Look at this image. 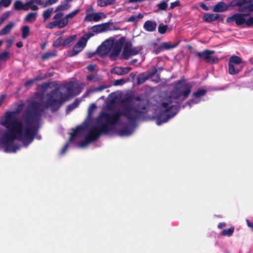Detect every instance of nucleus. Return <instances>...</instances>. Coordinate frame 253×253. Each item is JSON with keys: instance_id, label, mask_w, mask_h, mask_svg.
<instances>
[{"instance_id": "33", "label": "nucleus", "mask_w": 253, "mask_h": 253, "mask_svg": "<svg viewBox=\"0 0 253 253\" xmlns=\"http://www.w3.org/2000/svg\"><path fill=\"white\" fill-rule=\"evenodd\" d=\"M56 53L54 51H50L43 53L42 55V58L46 60L52 57L55 56Z\"/></svg>"}, {"instance_id": "50", "label": "nucleus", "mask_w": 253, "mask_h": 253, "mask_svg": "<svg viewBox=\"0 0 253 253\" xmlns=\"http://www.w3.org/2000/svg\"><path fill=\"white\" fill-rule=\"evenodd\" d=\"M37 80V79L35 78L33 80L28 81V82L25 83V85L26 86H29L31 85Z\"/></svg>"}, {"instance_id": "46", "label": "nucleus", "mask_w": 253, "mask_h": 253, "mask_svg": "<svg viewBox=\"0 0 253 253\" xmlns=\"http://www.w3.org/2000/svg\"><path fill=\"white\" fill-rule=\"evenodd\" d=\"M10 15L9 12H5L0 18V20H2L3 22L6 19H7Z\"/></svg>"}, {"instance_id": "31", "label": "nucleus", "mask_w": 253, "mask_h": 253, "mask_svg": "<svg viewBox=\"0 0 253 253\" xmlns=\"http://www.w3.org/2000/svg\"><path fill=\"white\" fill-rule=\"evenodd\" d=\"M83 130L82 127H77L74 130L73 132L71 133L70 138L69 139V141H71L73 140L74 137L77 135L80 132H81Z\"/></svg>"}, {"instance_id": "25", "label": "nucleus", "mask_w": 253, "mask_h": 253, "mask_svg": "<svg viewBox=\"0 0 253 253\" xmlns=\"http://www.w3.org/2000/svg\"><path fill=\"white\" fill-rule=\"evenodd\" d=\"M130 71V68L128 67L121 68L116 67L113 69V72L118 75H124L128 73Z\"/></svg>"}, {"instance_id": "24", "label": "nucleus", "mask_w": 253, "mask_h": 253, "mask_svg": "<svg viewBox=\"0 0 253 253\" xmlns=\"http://www.w3.org/2000/svg\"><path fill=\"white\" fill-rule=\"evenodd\" d=\"M218 16L217 14H209L207 13L203 16V19L208 22H211L215 20Z\"/></svg>"}, {"instance_id": "2", "label": "nucleus", "mask_w": 253, "mask_h": 253, "mask_svg": "<svg viewBox=\"0 0 253 253\" xmlns=\"http://www.w3.org/2000/svg\"><path fill=\"white\" fill-rule=\"evenodd\" d=\"M145 110L144 107L140 109L136 108V105L128 104L124 106L120 112L112 114L106 113L101 114L96 124L90 128L86 136L85 141L81 143L79 147H84L87 146L95 140L101 133L108 132L113 126L118 122L121 116H125L128 120H133L144 113Z\"/></svg>"}, {"instance_id": "56", "label": "nucleus", "mask_w": 253, "mask_h": 253, "mask_svg": "<svg viewBox=\"0 0 253 253\" xmlns=\"http://www.w3.org/2000/svg\"><path fill=\"white\" fill-rule=\"evenodd\" d=\"M200 5L203 9L206 10H208L209 9L208 7L204 3H202Z\"/></svg>"}, {"instance_id": "55", "label": "nucleus", "mask_w": 253, "mask_h": 253, "mask_svg": "<svg viewBox=\"0 0 253 253\" xmlns=\"http://www.w3.org/2000/svg\"><path fill=\"white\" fill-rule=\"evenodd\" d=\"M38 4L40 5H41L43 6V5L45 4V3H43L42 0H36V5Z\"/></svg>"}, {"instance_id": "63", "label": "nucleus", "mask_w": 253, "mask_h": 253, "mask_svg": "<svg viewBox=\"0 0 253 253\" xmlns=\"http://www.w3.org/2000/svg\"><path fill=\"white\" fill-rule=\"evenodd\" d=\"M130 134V133H123V134H122V135H128Z\"/></svg>"}, {"instance_id": "26", "label": "nucleus", "mask_w": 253, "mask_h": 253, "mask_svg": "<svg viewBox=\"0 0 253 253\" xmlns=\"http://www.w3.org/2000/svg\"><path fill=\"white\" fill-rule=\"evenodd\" d=\"M37 15V12H31L27 15L25 19L27 22H32L36 20Z\"/></svg>"}, {"instance_id": "16", "label": "nucleus", "mask_w": 253, "mask_h": 253, "mask_svg": "<svg viewBox=\"0 0 253 253\" xmlns=\"http://www.w3.org/2000/svg\"><path fill=\"white\" fill-rule=\"evenodd\" d=\"M177 43L171 44L170 42H164L161 43L159 47L156 49L157 53L163 50H169L175 47Z\"/></svg>"}, {"instance_id": "32", "label": "nucleus", "mask_w": 253, "mask_h": 253, "mask_svg": "<svg viewBox=\"0 0 253 253\" xmlns=\"http://www.w3.org/2000/svg\"><path fill=\"white\" fill-rule=\"evenodd\" d=\"M79 11H80L79 9H77V10H76L74 11H72V12L68 14L65 17L63 18V19L66 20L67 25L68 24V20L69 19H71V18H73L74 17H75L78 13V12Z\"/></svg>"}, {"instance_id": "52", "label": "nucleus", "mask_w": 253, "mask_h": 253, "mask_svg": "<svg viewBox=\"0 0 253 253\" xmlns=\"http://www.w3.org/2000/svg\"><path fill=\"white\" fill-rule=\"evenodd\" d=\"M179 3H180V2L179 1H176L173 2L171 3L170 5V8L172 9V8H174L175 7L178 6L179 5Z\"/></svg>"}, {"instance_id": "1", "label": "nucleus", "mask_w": 253, "mask_h": 253, "mask_svg": "<svg viewBox=\"0 0 253 253\" xmlns=\"http://www.w3.org/2000/svg\"><path fill=\"white\" fill-rule=\"evenodd\" d=\"M0 124L7 130L0 138V146L4 148L6 152H15L19 147L13 146L15 139L21 141L24 144H29L33 140L37 129L33 122H21L19 120L18 112H8L1 118Z\"/></svg>"}, {"instance_id": "47", "label": "nucleus", "mask_w": 253, "mask_h": 253, "mask_svg": "<svg viewBox=\"0 0 253 253\" xmlns=\"http://www.w3.org/2000/svg\"><path fill=\"white\" fill-rule=\"evenodd\" d=\"M1 2L2 3V6L7 7L11 3V0H1Z\"/></svg>"}, {"instance_id": "15", "label": "nucleus", "mask_w": 253, "mask_h": 253, "mask_svg": "<svg viewBox=\"0 0 253 253\" xmlns=\"http://www.w3.org/2000/svg\"><path fill=\"white\" fill-rule=\"evenodd\" d=\"M109 23L96 25L91 27V31L96 33H101L109 30Z\"/></svg>"}, {"instance_id": "44", "label": "nucleus", "mask_w": 253, "mask_h": 253, "mask_svg": "<svg viewBox=\"0 0 253 253\" xmlns=\"http://www.w3.org/2000/svg\"><path fill=\"white\" fill-rule=\"evenodd\" d=\"M96 108V106L94 104H91L88 108V113L91 114Z\"/></svg>"}, {"instance_id": "43", "label": "nucleus", "mask_w": 253, "mask_h": 253, "mask_svg": "<svg viewBox=\"0 0 253 253\" xmlns=\"http://www.w3.org/2000/svg\"><path fill=\"white\" fill-rule=\"evenodd\" d=\"M63 16V13L61 12H59L56 14L54 17L53 19L56 20H59L62 19V16Z\"/></svg>"}, {"instance_id": "51", "label": "nucleus", "mask_w": 253, "mask_h": 253, "mask_svg": "<svg viewBox=\"0 0 253 253\" xmlns=\"http://www.w3.org/2000/svg\"><path fill=\"white\" fill-rule=\"evenodd\" d=\"M162 107L164 108V111L167 113L169 110V108H168V104L166 102H163L162 103Z\"/></svg>"}, {"instance_id": "62", "label": "nucleus", "mask_w": 253, "mask_h": 253, "mask_svg": "<svg viewBox=\"0 0 253 253\" xmlns=\"http://www.w3.org/2000/svg\"><path fill=\"white\" fill-rule=\"evenodd\" d=\"M63 33H64L63 32H58V33H56V35H60V34H62Z\"/></svg>"}, {"instance_id": "59", "label": "nucleus", "mask_w": 253, "mask_h": 253, "mask_svg": "<svg viewBox=\"0 0 253 253\" xmlns=\"http://www.w3.org/2000/svg\"><path fill=\"white\" fill-rule=\"evenodd\" d=\"M68 148V144H66L64 147L63 148V149H62L61 152L62 153H64L65 152V151L67 150Z\"/></svg>"}, {"instance_id": "3", "label": "nucleus", "mask_w": 253, "mask_h": 253, "mask_svg": "<svg viewBox=\"0 0 253 253\" xmlns=\"http://www.w3.org/2000/svg\"><path fill=\"white\" fill-rule=\"evenodd\" d=\"M76 84L71 83L65 87L60 88L53 93L48 98L46 107H51L52 109L58 107L62 102L67 100L72 96L76 95L79 92H75Z\"/></svg>"}, {"instance_id": "20", "label": "nucleus", "mask_w": 253, "mask_h": 253, "mask_svg": "<svg viewBox=\"0 0 253 253\" xmlns=\"http://www.w3.org/2000/svg\"><path fill=\"white\" fill-rule=\"evenodd\" d=\"M156 23L151 21H147L144 24V28L149 32L154 31L156 29Z\"/></svg>"}, {"instance_id": "48", "label": "nucleus", "mask_w": 253, "mask_h": 253, "mask_svg": "<svg viewBox=\"0 0 253 253\" xmlns=\"http://www.w3.org/2000/svg\"><path fill=\"white\" fill-rule=\"evenodd\" d=\"M79 102L78 101H75L73 104H71L70 106H69L68 111L73 110V109L75 108L79 104Z\"/></svg>"}, {"instance_id": "36", "label": "nucleus", "mask_w": 253, "mask_h": 253, "mask_svg": "<svg viewBox=\"0 0 253 253\" xmlns=\"http://www.w3.org/2000/svg\"><path fill=\"white\" fill-rule=\"evenodd\" d=\"M53 11V8H50L45 10L43 13V17L44 20L48 19L51 15V13Z\"/></svg>"}, {"instance_id": "30", "label": "nucleus", "mask_w": 253, "mask_h": 253, "mask_svg": "<svg viewBox=\"0 0 253 253\" xmlns=\"http://www.w3.org/2000/svg\"><path fill=\"white\" fill-rule=\"evenodd\" d=\"M21 30H22V37L23 39H25L29 35L30 28L28 26H25L22 28Z\"/></svg>"}, {"instance_id": "64", "label": "nucleus", "mask_w": 253, "mask_h": 253, "mask_svg": "<svg viewBox=\"0 0 253 253\" xmlns=\"http://www.w3.org/2000/svg\"><path fill=\"white\" fill-rule=\"evenodd\" d=\"M157 124L158 125H160L161 124V123L160 122H157Z\"/></svg>"}, {"instance_id": "27", "label": "nucleus", "mask_w": 253, "mask_h": 253, "mask_svg": "<svg viewBox=\"0 0 253 253\" xmlns=\"http://www.w3.org/2000/svg\"><path fill=\"white\" fill-rule=\"evenodd\" d=\"M33 108L35 113L39 115L40 114V111H42L43 109L44 106L41 104L35 103L33 105Z\"/></svg>"}, {"instance_id": "39", "label": "nucleus", "mask_w": 253, "mask_h": 253, "mask_svg": "<svg viewBox=\"0 0 253 253\" xmlns=\"http://www.w3.org/2000/svg\"><path fill=\"white\" fill-rule=\"evenodd\" d=\"M234 231L233 228H230L228 229H225L222 231L221 234L224 236H230L232 234Z\"/></svg>"}, {"instance_id": "45", "label": "nucleus", "mask_w": 253, "mask_h": 253, "mask_svg": "<svg viewBox=\"0 0 253 253\" xmlns=\"http://www.w3.org/2000/svg\"><path fill=\"white\" fill-rule=\"evenodd\" d=\"M58 0H48L47 1L45 2V4L44 5H43V7H46L48 5H51L55 3Z\"/></svg>"}, {"instance_id": "28", "label": "nucleus", "mask_w": 253, "mask_h": 253, "mask_svg": "<svg viewBox=\"0 0 253 253\" xmlns=\"http://www.w3.org/2000/svg\"><path fill=\"white\" fill-rule=\"evenodd\" d=\"M10 53L8 51H4L0 53V63L1 62H5L9 59Z\"/></svg>"}, {"instance_id": "10", "label": "nucleus", "mask_w": 253, "mask_h": 253, "mask_svg": "<svg viewBox=\"0 0 253 253\" xmlns=\"http://www.w3.org/2000/svg\"><path fill=\"white\" fill-rule=\"evenodd\" d=\"M214 53L213 50H206L203 52H196V55L199 58H203L207 62L214 63L217 61L218 59L216 57L211 56Z\"/></svg>"}, {"instance_id": "38", "label": "nucleus", "mask_w": 253, "mask_h": 253, "mask_svg": "<svg viewBox=\"0 0 253 253\" xmlns=\"http://www.w3.org/2000/svg\"><path fill=\"white\" fill-rule=\"evenodd\" d=\"M167 29L168 26L164 25L163 23L160 24L158 27L159 32L162 34H165Z\"/></svg>"}, {"instance_id": "61", "label": "nucleus", "mask_w": 253, "mask_h": 253, "mask_svg": "<svg viewBox=\"0 0 253 253\" xmlns=\"http://www.w3.org/2000/svg\"><path fill=\"white\" fill-rule=\"evenodd\" d=\"M225 223H220L218 225V226L219 228H222V227L225 226Z\"/></svg>"}, {"instance_id": "13", "label": "nucleus", "mask_w": 253, "mask_h": 253, "mask_svg": "<svg viewBox=\"0 0 253 253\" xmlns=\"http://www.w3.org/2000/svg\"><path fill=\"white\" fill-rule=\"evenodd\" d=\"M67 25V21L66 19L63 18L59 20H55L54 21L49 23L46 27L48 29H53L56 27L59 28H62Z\"/></svg>"}, {"instance_id": "7", "label": "nucleus", "mask_w": 253, "mask_h": 253, "mask_svg": "<svg viewBox=\"0 0 253 253\" xmlns=\"http://www.w3.org/2000/svg\"><path fill=\"white\" fill-rule=\"evenodd\" d=\"M248 15L249 14L236 13L228 17L226 19V22L227 23H230L235 21L236 24L238 26L245 24L248 26H252L253 25V23H250L251 17H250L248 19L246 18Z\"/></svg>"}, {"instance_id": "9", "label": "nucleus", "mask_w": 253, "mask_h": 253, "mask_svg": "<svg viewBox=\"0 0 253 253\" xmlns=\"http://www.w3.org/2000/svg\"><path fill=\"white\" fill-rule=\"evenodd\" d=\"M91 36V35H86L83 37L78 43L74 46L70 56H75L82 51L85 46L87 40Z\"/></svg>"}, {"instance_id": "4", "label": "nucleus", "mask_w": 253, "mask_h": 253, "mask_svg": "<svg viewBox=\"0 0 253 253\" xmlns=\"http://www.w3.org/2000/svg\"><path fill=\"white\" fill-rule=\"evenodd\" d=\"M122 43L117 41L115 42L113 39H109L105 41L98 48V53L102 55L107 54L111 52L110 56L112 57L118 55L122 49Z\"/></svg>"}, {"instance_id": "41", "label": "nucleus", "mask_w": 253, "mask_h": 253, "mask_svg": "<svg viewBox=\"0 0 253 253\" xmlns=\"http://www.w3.org/2000/svg\"><path fill=\"white\" fill-rule=\"evenodd\" d=\"M70 5L66 4L65 5H62L58 6L56 9V11H62V10H68L70 8Z\"/></svg>"}, {"instance_id": "19", "label": "nucleus", "mask_w": 253, "mask_h": 253, "mask_svg": "<svg viewBox=\"0 0 253 253\" xmlns=\"http://www.w3.org/2000/svg\"><path fill=\"white\" fill-rule=\"evenodd\" d=\"M156 72V70L155 69H154L152 73H149L148 74H143L140 75L137 78V83L139 84H142L147 79H148L149 77L152 76Z\"/></svg>"}, {"instance_id": "58", "label": "nucleus", "mask_w": 253, "mask_h": 253, "mask_svg": "<svg viewBox=\"0 0 253 253\" xmlns=\"http://www.w3.org/2000/svg\"><path fill=\"white\" fill-rule=\"evenodd\" d=\"M16 45L19 48L23 46V43L21 42H19L16 43Z\"/></svg>"}, {"instance_id": "60", "label": "nucleus", "mask_w": 253, "mask_h": 253, "mask_svg": "<svg viewBox=\"0 0 253 253\" xmlns=\"http://www.w3.org/2000/svg\"><path fill=\"white\" fill-rule=\"evenodd\" d=\"M247 222L248 225L250 227H251L253 229V224H252L251 223H250L248 220H247Z\"/></svg>"}, {"instance_id": "49", "label": "nucleus", "mask_w": 253, "mask_h": 253, "mask_svg": "<svg viewBox=\"0 0 253 253\" xmlns=\"http://www.w3.org/2000/svg\"><path fill=\"white\" fill-rule=\"evenodd\" d=\"M14 40L11 39H7L6 41L7 47L9 48L11 47V45L13 42Z\"/></svg>"}, {"instance_id": "18", "label": "nucleus", "mask_w": 253, "mask_h": 253, "mask_svg": "<svg viewBox=\"0 0 253 253\" xmlns=\"http://www.w3.org/2000/svg\"><path fill=\"white\" fill-rule=\"evenodd\" d=\"M14 26L15 23L14 22H10L6 25L0 31V36H3L9 34Z\"/></svg>"}, {"instance_id": "57", "label": "nucleus", "mask_w": 253, "mask_h": 253, "mask_svg": "<svg viewBox=\"0 0 253 253\" xmlns=\"http://www.w3.org/2000/svg\"><path fill=\"white\" fill-rule=\"evenodd\" d=\"M250 2V11H253V3L251 1Z\"/></svg>"}, {"instance_id": "11", "label": "nucleus", "mask_w": 253, "mask_h": 253, "mask_svg": "<svg viewBox=\"0 0 253 253\" xmlns=\"http://www.w3.org/2000/svg\"><path fill=\"white\" fill-rule=\"evenodd\" d=\"M141 49L140 47H132L131 46L127 45L125 47L123 54L124 58L127 59L131 56L137 54Z\"/></svg>"}, {"instance_id": "54", "label": "nucleus", "mask_w": 253, "mask_h": 253, "mask_svg": "<svg viewBox=\"0 0 253 253\" xmlns=\"http://www.w3.org/2000/svg\"><path fill=\"white\" fill-rule=\"evenodd\" d=\"M87 69L89 71H93L95 69V66L93 65H90L88 66Z\"/></svg>"}, {"instance_id": "6", "label": "nucleus", "mask_w": 253, "mask_h": 253, "mask_svg": "<svg viewBox=\"0 0 253 253\" xmlns=\"http://www.w3.org/2000/svg\"><path fill=\"white\" fill-rule=\"evenodd\" d=\"M244 66V62L239 56H232L229 60L228 71L230 74L235 75L240 72Z\"/></svg>"}, {"instance_id": "29", "label": "nucleus", "mask_w": 253, "mask_h": 253, "mask_svg": "<svg viewBox=\"0 0 253 253\" xmlns=\"http://www.w3.org/2000/svg\"><path fill=\"white\" fill-rule=\"evenodd\" d=\"M77 38V36L75 35H72L66 39H63L64 40V46H67L69 45L72 42L75 40Z\"/></svg>"}, {"instance_id": "5", "label": "nucleus", "mask_w": 253, "mask_h": 253, "mask_svg": "<svg viewBox=\"0 0 253 253\" xmlns=\"http://www.w3.org/2000/svg\"><path fill=\"white\" fill-rule=\"evenodd\" d=\"M191 91V86L188 84L180 83L172 93V97L183 101L186 99Z\"/></svg>"}, {"instance_id": "42", "label": "nucleus", "mask_w": 253, "mask_h": 253, "mask_svg": "<svg viewBox=\"0 0 253 253\" xmlns=\"http://www.w3.org/2000/svg\"><path fill=\"white\" fill-rule=\"evenodd\" d=\"M206 93L205 90L200 89L194 93V95L197 97H200L204 95Z\"/></svg>"}, {"instance_id": "53", "label": "nucleus", "mask_w": 253, "mask_h": 253, "mask_svg": "<svg viewBox=\"0 0 253 253\" xmlns=\"http://www.w3.org/2000/svg\"><path fill=\"white\" fill-rule=\"evenodd\" d=\"M124 83V81L123 80H118L115 81L114 83V84L115 85L123 84Z\"/></svg>"}, {"instance_id": "23", "label": "nucleus", "mask_w": 253, "mask_h": 253, "mask_svg": "<svg viewBox=\"0 0 253 253\" xmlns=\"http://www.w3.org/2000/svg\"><path fill=\"white\" fill-rule=\"evenodd\" d=\"M116 0H98L97 1V4L98 6L104 7L114 4Z\"/></svg>"}, {"instance_id": "35", "label": "nucleus", "mask_w": 253, "mask_h": 253, "mask_svg": "<svg viewBox=\"0 0 253 253\" xmlns=\"http://www.w3.org/2000/svg\"><path fill=\"white\" fill-rule=\"evenodd\" d=\"M53 46L55 47H58L60 46H64L63 38L60 37L57 39L53 43Z\"/></svg>"}, {"instance_id": "21", "label": "nucleus", "mask_w": 253, "mask_h": 253, "mask_svg": "<svg viewBox=\"0 0 253 253\" xmlns=\"http://www.w3.org/2000/svg\"><path fill=\"white\" fill-rule=\"evenodd\" d=\"M228 9V6L223 2H219L216 5L213 6L212 9L215 12H220L226 10Z\"/></svg>"}, {"instance_id": "22", "label": "nucleus", "mask_w": 253, "mask_h": 253, "mask_svg": "<svg viewBox=\"0 0 253 253\" xmlns=\"http://www.w3.org/2000/svg\"><path fill=\"white\" fill-rule=\"evenodd\" d=\"M237 5L239 7V11H250V2L243 1V2H238Z\"/></svg>"}, {"instance_id": "40", "label": "nucleus", "mask_w": 253, "mask_h": 253, "mask_svg": "<svg viewBox=\"0 0 253 253\" xmlns=\"http://www.w3.org/2000/svg\"><path fill=\"white\" fill-rule=\"evenodd\" d=\"M157 6L160 10H165L168 6V3L167 1H163L157 4Z\"/></svg>"}, {"instance_id": "17", "label": "nucleus", "mask_w": 253, "mask_h": 253, "mask_svg": "<svg viewBox=\"0 0 253 253\" xmlns=\"http://www.w3.org/2000/svg\"><path fill=\"white\" fill-rule=\"evenodd\" d=\"M39 9L38 6L36 5V0H30L28 2L25 3L24 6V10H37Z\"/></svg>"}, {"instance_id": "34", "label": "nucleus", "mask_w": 253, "mask_h": 253, "mask_svg": "<svg viewBox=\"0 0 253 253\" xmlns=\"http://www.w3.org/2000/svg\"><path fill=\"white\" fill-rule=\"evenodd\" d=\"M14 6L15 9L16 10H24L25 3H23L21 1L17 0L14 2Z\"/></svg>"}, {"instance_id": "37", "label": "nucleus", "mask_w": 253, "mask_h": 253, "mask_svg": "<svg viewBox=\"0 0 253 253\" xmlns=\"http://www.w3.org/2000/svg\"><path fill=\"white\" fill-rule=\"evenodd\" d=\"M143 15L141 14H139L137 15H133L129 18L128 21L129 22H137L139 19L142 18Z\"/></svg>"}, {"instance_id": "12", "label": "nucleus", "mask_w": 253, "mask_h": 253, "mask_svg": "<svg viewBox=\"0 0 253 253\" xmlns=\"http://www.w3.org/2000/svg\"><path fill=\"white\" fill-rule=\"evenodd\" d=\"M67 25V21L66 19L63 18L59 20H55L54 21L49 23L46 27L48 29H53L56 27L59 28H62Z\"/></svg>"}, {"instance_id": "8", "label": "nucleus", "mask_w": 253, "mask_h": 253, "mask_svg": "<svg viewBox=\"0 0 253 253\" xmlns=\"http://www.w3.org/2000/svg\"><path fill=\"white\" fill-rule=\"evenodd\" d=\"M94 9L92 7H90L87 9L86 11V16L84 18V21L97 22L106 17V14L104 12L94 13Z\"/></svg>"}, {"instance_id": "14", "label": "nucleus", "mask_w": 253, "mask_h": 253, "mask_svg": "<svg viewBox=\"0 0 253 253\" xmlns=\"http://www.w3.org/2000/svg\"><path fill=\"white\" fill-rule=\"evenodd\" d=\"M67 25V21L66 19L63 18L59 20H55L54 21L49 23L46 27L48 29H53L56 27L59 28H62Z\"/></svg>"}]
</instances>
